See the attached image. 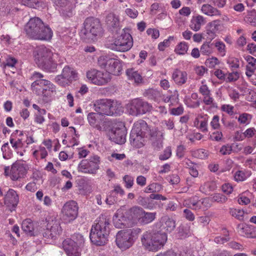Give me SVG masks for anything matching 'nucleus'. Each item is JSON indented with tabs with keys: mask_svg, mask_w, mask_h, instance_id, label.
<instances>
[{
	"mask_svg": "<svg viewBox=\"0 0 256 256\" xmlns=\"http://www.w3.org/2000/svg\"><path fill=\"white\" fill-rule=\"evenodd\" d=\"M141 230L138 228L120 230L116 236V246L122 250L128 249L134 244Z\"/></svg>",
	"mask_w": 256,
	"mask_h": 256,
	"instance_id": "obj_6",
	"label": "nucleus"
},
{
	"mask_svg": "<svg viewBox=\"0 0 256 256\" xmlns=\"http://www.w3.org/2000/svg\"><path fill=\"white\" fill-rule=\"evenodd\" d=\"M190 208H186L183 210V216L188 220L192 222L195 219V216Z\"/></svg>",
	"mask_w": 256,
	"mask_h": 256,
	"instance_id": "obj_55",
	"label": "nucleus"
},
{
	"mask_svg": "<svg viewBox=\"0 0 256 256\" xmlns=\"http://www.w3.org/2000/svg\"><path fill=\"white\" fill-rule=\"evenodd\" d=\"M206 23V18L202 16L197 14L193 16L190 20V26L195 32L198 31L202 26Z\"/></svg>",
	"mask_w": 256,
	"mask_h": 256,
	"instance_id": "obj_24",
	"label": "nucleus"
},
{
	"mask_svg": "<svg viewBox=\"0 0 256 256\" xmlns=\"http://www.w3.org/2000/svg\"><path fill=\"white\" fill-rule=\"evenodd\" d=\"M86 77L94 84L102 86L108 83L112 76L108 72H102L96 69H92L86 72Z\"/></svg>",
	"mask_w": 256,
	"mask_h": 256,
	"instance_id": "obj_11",
	"label": "nucleus"
},
{
	"mask_svg": "<svg viewBox=\"0 0 256 256\" xmlns=\"http://www.w3.org/2000/svg\"><path fill=\"white\" fill-rule=\"evenodd\" d=\"M104 119L102 114L98 112H90L88 114L87 120L90 125L98 130H100V124Z\"/></svg>",
	"mask_w": 256,
	"mask_h": 256,
	"instance_id": "obj_21",
	"label": "nucleus"
},
{
	"mask_svg": "<svg viewBox=\"0 0 256 256\" xmlns=\"http://www.w3.org/2000/svg\"><path fill=\"white\" fill-rule=\"evenodd\" d=\"M34 60L38 66L49 72L56 70L58 64L52 57L58 58V54H53L52 50L42 45L36 48L33 52Z\"/></svg>",
	"mask_w": 256,
	"mask_h": 256,
	"instance_id": "obj_4",
	"label": "nucleus"
},
{
	"mask_svg": "<svg viewBox=\"0 0 256 256\" xmlns=\"http://www.w3.org/2000/svg\"><path fill=\"white\" fill-rule=\"evenodd\" d=\"M222 231L224 235V237H222L220 236L216 237L214 239V241L216 244H223L228 242L230 240L228 232L226 228H223Z\"/></svg>",
	"mask_w": 256,
	"mask_h": 256,
	"instance_id": "obj_47",
	"label": "nucleus"
},
{
	"mask_svg": "<svg viewBox=\"0 0 256 256\" xmlns=\"http://www.w3.org/2000/svg\"><path fill=\"white\" fill-rule=\"evenodd\" d=\"M92 225L90 238L92 242L97 246H103L108 241L110 234V218L108 216L102 214Z\"/></svg>",
	"mask_w": 256,
	"mask_h": 256,
	"instance_id": "obj_2",
	"label": "nucleus"
},
{
	"mask_svg": "<svg viewBox=\"0 0 256 256\" xmlns=\"http://www.w3.org/2000/svg\"><path fill=\"white\" fill-rule=\"evenodd\" d=\"M192 155L193 156L198 158L204 159L208 157V152L206 150L200 148L193 151Z\"/></svg>",
	"mask_w": 256,
	"mask_h": 256,
	"instance_id": "obj_50",
	"label": "nucleus"
},
{
	"mask_svg": "<svg viewBox=\"0 0 256 256\" xmlns=\"http://www.w3.org/2000/svg\"><path fill=\"white\" fill-rule=\"evenodd\" d=\"M48 225L49 226L50 230L51 233H52V236L54 238H56L62 232V230L58 222L52 220Z\"/></svg>",
	"mask_w": 256,
	"mask_h": 256,
	"instance_id": "obj_34",
	"label": "nucleus"
},
{
	"mask_svg": "<svg viewBox=\"0 0 256 256\" xmlns=\"http://www.w3.org/2000/svg\"><path fill=\"white\" fill-rule=\"evenodd\" d=\"M144 212V209L138 206H134L130 208L126 212L127 218L132 220H138L140 221V218Z\"/></svg>",
	"mask_w": 256,
	"mask_h": 256,
	"instance_id": "obj_25",
	"label": "nucleus"
},
{
	"mask_svg": "<svg viewBox=\"0 0 256 256\" xmlns=\"http://www.w3.org/2000/svg\"><path fill=\"white\" fill-rule=\"evenodd\" d=\"M148 125L144 120H140L134 124L132 130L134 131V132L141 134H142V135L148 137L146 134L148 130Z\"/></svg>",
	"mask_w": 256,
	"mask_h": 256,
	"instance_id": "obj_27",
	"label": "nucleus"
},
{
	"mask_svg": "<svg viewBox=\"0 0 256 256\" xmlns=\"http://www.w3.org/2000/svg\"><path fill=\"white\" fill-rule=\"evenodd\" d=\"M246 60L248 63L246 66V68L254 70L256 69V58L250 56H248L246 58Z\"/></svg>",
	"mask_w": 256,
	"mask_h": 256,
	"instance_id": "obj_53",
	"label": "nucleus"
},
{
	"mask_svg": "<svg viewBox=\"0 0 256 256\" xmlns=\"http://www.w3.org/2000/svg\"><path fill=\"white\" fill-rule=\"evenodd\" d=\"M226 62L232 70L240 68L239 60L236 58L230 56L227 59Z\"/></svg>",
	"mask_w": 256,
	"mask_h": 256,
	"instance_id": "obj_46",
	"label": "nucleus"
},
{
	"mask_svg": "<svg viewBox=\"0 0 256 256\" xmlns=\"http://www.w3.org/2000/svg\"><path fill=\"white\" fill-rule=\"evenodd\" d=\"M186 148L184 145H180L177 146L176 154V156L180 158H182L185 154Z\"/></svg>",
	"mask_w": 256,
	"mask_h": 256,
	"instance_id": "obj_64",
	"label": "nucleus"
},
{
	"mask_svg": "<svg viewBox=\"0 0 256 256\" xmlns=\"http://www.w3.org/2000/svg\"><path fill=\"white\" fill-rule=\"evenodd\" d=\"M212 41L204 42L200 47V52L202 54L209 56L213 52L214 42Z\"/></svg>",
	"mask_w": 256,
	"mask_h": 256,
	"instance_id": "obj_35",
	"label": "nucleus"
},
{
	"mask_svg": "<svg viewBox=\"0 0 256 256\" xmlns=\"http://www.w3.org/2000/svg\"><path fill=\"white\" fill-rule=\"evenodd\" d=\"M256 134V129L254 128H250L246 130L242 134H240V136H243V137L245 138H250L254 136Z\"/></svg>",
	"mask_w": 256,
	"mask_h": 256,
	"instance_id": "obj_59",
	"label": "nucleus"
},
{
	"mask_svg": "<svg viewBox=\"0 0 256 256\" xmlns=\"http://www.w3.org/2000/svg\"><path fill=\"white\" fill-rule=\"evenodd\" d=\"M172 156V148L170 146L166 147L163 153L159 156V159L161 160H166L168 159Z\"/></svg>",
	"mask_w": 256,
	"mask_h": 256,
	"instance_id": "obj_54",
	"label": "nucleus"
},
{
	"mask_svg": "<svg viewBox=\"0 0 256 256\" xmlns=\"http://www.w3.org/2000/svg\"><path fill=\"white\" fill-rule=\"evenodd\" d=\"M126 74L130 80L134 82L136 84L143 82L141 74L134 68H128L126 70Z\"/></svg>",
	"mask_w": 256,
	"mask_h": 256,
	"instance_id": "obj_26",
	"label": "nucleus"
},
{
	"mask_svg": "<svg viewBox=\"0 0 256 256\" xmlns=\"http://www.w3.org/2000/svg\"><path fill=\"white\" fill-rule=\"evenodd\" d=\"M86 38L92 40L101 36L102 28L100 20L94 18H87L84 22V29L82 31Z\"/></svg>",
	"mask_w": 256,
	"mask_h": 256,
	"instance_id": "obj_8",
	"label": "nucleus"
},
{
	"mask_svg": "<svg viewBox=\"0 0 256 256\" xmlns=\"http://www.w3.org/2000/svg\"><path fill=\"white\" fill-rule=\"evenodd\" d=\"M230 214L235 218L240 220L244 219V212L243 210L236 208H230Z\"/></svg>",
	"mask_w": 256,
	"mask_h": 256,
	"instance_id": "obj_49",
	"label": "nucleus"
},
{
	"mask_svg": "<svg viewBox=\"0 0 256 256\" xmlns=\"http://www.w3.org/2000/svg\"><path fill=\"white\" fill-rule=\"evenodd\" d=\"M62 247L68 256H80V246L74 240L67 238L64 240Z\"/></svg>",
	"mask_w": 256,
	"mask_h": 256,
	"instance_id": "obj_17",
	"label": "nucleus"
},
{
	"mask_svg": "<svg viewBox=\"0 0 256 256\" xmlns=\"http://www.w3.org/2000/svg\"><path fill=\"white\" fill-rule=\"evenodd\" d=\"M187 76V73L185 71L176 69L172 74V78L176 84L182 86L186 82Z\"/></svg>",
	"mask_w": 256,
	"mask_h": 256,
	"instance_id": "obj_28",
	"label": "nucleus"
},
{
	"mask_svg": "<svg viewBox=\"0 0 256 256\" xmlns=\"http://www.w3.org/2000/svg\"><path fill=\"white\" fill-rule=\"evenodd\" d=\"M212 200L214 202L224 204L227 201L228 198L221 194H214L212 197Z\"/></svg>",
	"mask_w": 256,
	"mask_h": 256,
	"instance_id": "obj_51",
	"label": "nucleus"
},
{
	"mask_svg": "<svg viewBox=\"0 0 256 256\" xmlns=\"http://www.w3.org/2000/svg\"><path fill=\"white\" fill-rule=\"evenodd\" d=\"M201 12L208 16H218L221 15L220 12L216 8L209 4H204L201 8Z\"/></svg>",
	"mask_w": 256,
	"mask_h": 256,
	"instance_id": "obj_30",
	"label": "nucleus"
},
{
	"mask_svg": "<svg viewBox=\"0 0 256 256\" xmlns=\"http://www.w3.org/2000/svg\"><path fill=\"white\" fill-rule=\"evenodd\" d=\"M22 228L28 236H33L34 235V224L30 219H26L22 222Z\"/></svg>",
	"mask_w": 256,
	"mask_h": 256,
	"instance_id": "obj_33",
	"label": "nucleus"
},
{
	"mask_svg": "<svg viewBox=\"0 0 256 256\" xmlns=\"http://www.w3.org/2000/svg\"><path fill=\"white\" fill-rule=\"evenodd\" d=\"M111 100L108 99H100L96 100L94 104V108L96 112L104 115L110 116L111 114L110 106Z\"/></svg>",
	"mask_w": 256,
	"mask_h": 256,
	"instance_id": "obj_20",
	"label": "nucleus"
},
{
	"mask_svg": "<svg viewBox=\"0 0 256 256\" xmlns=\"http://www.w3.org/2000/svg\"><path fill=\"white\" fill-rule=\"evenodd\" d=\"M222 25L221 20H216L208 23L206 27L207 40L212 41L216 36V34L222 30Z\"/></svg>",
	"mask_w": 256,
	"mask_h": 256,
	"instance_id": "obj_18",
	"label": "nucleus"
},
{
	"mask_svg": "<svg viewBox=\"0 0 256 256\" xmlns=\"http://www.w3.org/2000/svg\"><path fill=\"white\" fill-rule=\"evenodd\" d=\"M188 46L186 42H180L175 48V52L178 54H184L188 50Z\"/></svg>",
	"mask_w": 256,
	"mask_h": 256,
	"instance_id": "obj_48",
	"label": "nucleus"
},
{
	"mask_svg": "<svg viewBox=\"0 0 256 256\" xmlns=\"http://www.w3.org/2000/svg\"><path fill=\"white\" fill-rule=\"evenodd\" d=\"M145 96L149 99L158 100L160 96V93L156 90L149 89L145 92Z\"/></svg>",
	"mask_w": 256,
	"mask_h": 256,
	"instance_id": "obj_44",
	"label": "nucleus"
},
{
	"mask_svg": "<svg viewBox=\"0 0 256 256\" xmlns=\"http://www.w3.org/2000/svg\"><path fill=\"white\" fill-rule=\"evenodd\" d=\"M110 106V110L112 112L110 114V116L113 115H120L123 112V108L120 103H118V102L114 100H111Z\"/></svg>",
	"mask_w": 256,
	"mask_h": 256,
	"instance_id": "obj_37",
	"label": "nucleus"
},
{
	"mask_svg": "<svg viewBox=\"0 0 256 256\" xmlns=\"http://www.w3.org/2000/svg\"><path fill=\"white\" fill-rule=\"evenodd\" d=\"M77 74L69 66H65L60 75L57 76L55 78L56 82L62 86H65L72 80H76Z\"/></svg>",
	"mask_w": 256,
	"mask_h": 256,
	"instance_id": "obj_14",
	"label": "nucleus"
},
{
	"mask_svg": "<svg viewBox=\"0 0 256 256\" xmlns=\"http://www.w3.org/2000/svg\"><path fill=\"white\" fill-rule=\"evenodd\" d=\"M61 12L62 14L66 17L70 18L72 16L73 14V6L68 2V5L66 6L61 7Z\"/></svg>",
	"mask_w": 256,
	"mask_h": 256,
	"instance_id": "obj_45",
	"label": "nucleus"
},
{
	"mask_svg": "<svg viewBox=\"0 0 256 256\" xmlns=\"http://www.w3.org/2000/svg\"><path fill=\"white\" fill-rule=\"evenodd\" d=\"M127 216H124L122 210L118 209L113 217V223L116 228H122L126 226Z\"/></svg>",
	"mask_w": 256,
	"mask_h": 256,
	"instance_id": "obj_23",
	"label": "nucleus"
},
{
	"mask_svg": "<svg viewBox=\"0 0 256 256\" xmlns=\"http://www.w3.org/2000/svg\"><path fill=\"white\" fill-rule=\"evenodd\" d=\"M24 30L26 36L34 40L49 41L53 36L50 26L38 17L31 18L25 26Z\"/></svg>",
	"mask_w": 256,
	"mask_h": 256,
	"instance_id": "obj_1",
	"label": "nucleus"
},
{
	"mask_svg": "<svg viewBox=\"0 0 256 256\" xmlns=\"http://www.w3.org/2000/svg\"><path fill=\"white\" fill-rule=\"evenodd\" d=\"M167 240V236L164 232L156 231H148L144 233L141 241L144 248L155 252L164 246Z\"/></svg>",
	"mask_w": 256,
	"mask_h": 256,
	"instance_id": "obj_5",
	"label": "nucleus"
},
{
	"mask_svg": "<svg viewBox=\"0 0 256 256\" xmlns=\"http://www.w3.org/2000/svg\"><path fill=\"white\" fill-rule=\"evenodd\" d=\"M110 193L111 195L119 194L121 196H123L125 194L124 190L119 184L114 185V190H111Z\"/></svg>",
	"mask_w": 256,
	"mask_h": 256,
	"instance_id": "obj_60",
	"label": "nucleus"
},
{
	"mask_svg": "<svg viewBox=\"0 0 256 256\" xmlns=\"http://www.w3.org/2000/svg\"><path fill=\"white\" fill-rule=\"evenodd\" d=\"M146 136L139 133L131 130L130 136V141L131 145L136 148H140L145 144Z\"/></svg>",
	"mask_w": 256,
	"mask_h": 256,
	"instance_id": "obj_22",
	"label": "nucleus"
},
{
	"mask_svg": "<svg viewBox=\"0 0 256 256\" xmlns=\"http://www.w3.org/2000/svg\"><path fill=\"white\" fill-rule=\"evenodd\" d=\"M152 108L150 104L140 98L134 99L127 105L128 113L134 116L145 114L150 111Z\"/></svg>",
	"mask_w": 256,
	"mask_h": 256,
	"instance_id": "obj_10",
	"label": "nucleus"
},
{
	"mask_svg": "<svg viewBox=\"0 0 256 256\" xmlns=\"http://www.w3.org/2000/svg\"><path fill=\"white\" fill-rule=\"evenodd\" d=\"M240 73L238 72H233L229 73L226 78V82H235L238 79Z\"/></svg>",
	"mask_w": 256,
	"mask_h": 256,
	"instance_id": "obj_57",
	"label": "nucleus"
},
{
	"mask_svg": "<svg viewBox=\"0 0 256 256\" xmlns=\"http://www.w3.org/2000/svg\"><path fill=\"white\" fill-rule=\"evenodd\" d=\"M123 180L125 182V186L127 188H131L134 184V178L128 175H126L123 177Z\"/></svg>",
	"mask_w": 256,
	"mask_h": 256,
	"instance_id": "obj_58",
	"label": "nucleus"
},
{
	"mask_svg": "<svg viewBox=\"0 0 256 256\" xmlns=\"http://www.w3.org/2000/svg\"><path fill=\"white\" fill-rule=\"evenodd\" d=\"M98 64L102 68H104L110 75L118 76L122 70V66L118 59L101 56L98 59Z\"/></svg>",
	"mask_w": 256,
	"mask_h": 256,
	"instance_id": "obj_9",
	"label": "nucleus"
},
{
	"mask_svg": "<svg viewBox=\"0 0 256 256\" xmlns=\"http://www.w3.org/2000/svg\"><path fill=\"white\" fill-rule=\"evenodd\" d=\"M100 162V158L97 156H93L89 159L83 160L78 164V171L95 174L99 168Z\"/></svg>",
	"mask_w": 256,
	"mask_h": 256,
	"instance_id": "obj_12",
	"label": "nucleus"
},
{
	"mask_svg": "<svg viewBox=\"0 0 256 256\" xmlns=\"http://www.w3.org/2000/svg\"><path fill=\"white\" fill-rule=\"evenodd\" d=\"M20 2L22 4L34 8L42 7L44 4L42 1L38 0H20Z\"/></svg>",
	"mask_w": 256,
	"mask_h": 256,
	"instance_id": "obj_40",
	"label": "nucleus"
},
{
	"mask_svg": "<svg viewBox=\"0 0 256 256\" xmlns=\"http://www.w3.org/2000/svg\"><path fill=\"white\" fill-rule=\"evenodd\" d=\"M17 62V60L12 57H9L6 59L5 63H4V67L8 66L13 68Z\"/></svg>",
	"mask_w": 256,
	"mask_h": 256,
	"instance_id": "obj_62",
	"label": "nucleus"
},
{
	"mask_svg": "<svg viewBox=\"0 0 256 256\" xmlns=\"http://www.w3.org/2000/svg\"><path fill=\"white\" fill-rule=\"evenodd\" d=\"M216 188L215 182L212 181L206 182L201 186L200 188V190L203 193H207L208 192L213 191Z\"/></svg>",
	"mask_w": 256,
	"mask_h": 256,
	"instance_id": "obj_38",
	"label": "nucleus"
},
{
	"mask_svg": "<svg viewBox=\"0 0 256 256\" xmlns=\"http://www.w3.org/2000/svg\"><path fill=\"white\" fill-rule=\"evenodd\" d=\"M106 22L108 26L114 28L118 26L119 20L116 15L110 14L107 16Z\"/></svg>",
	"mask_w": 256,
	"mask_h": 256,
	"instance_id": "obj_41",
	"label": "nucleus"
},
{
	"mask_svg": "<svg viewBox=\"0 0 256 256\" xmlns=\"http://www.w3.org/2000/svg\"><path fill=\"white\" fill-rule=\"evenodd\" d=\"M162 227L165 231L172 232L176 228L175 221L168 216H164L162 218Z\"/></svg>",
	"mask_w": 256,
	"mask_h": 256,
	"instance_id": "obj_31",
	"label": "nucleus"
},
{
	"mask_svg": "<svg viewBox=\"0 0 256 256\" xmlns=\"http://www.w3.org/2000/svg\"><path fill=\"white\" fill-rule=\"evenodd\" d=\"M133 46L132 36L124 30L120 35L114 38L111 43L107 44V47L114 50L124 52L129 50Z\"/></svg>",
	"mask_w": 256,
	"mask_h": 256,
	"instance_id": "obj_7",
	"label": "nucleus"
},
{
	"mask_svg": "<svg viewBox=\"0 0 256 256\" xmlns=\"http://www.w3.org/2000/svg\"><path fill=\"white\" fill-rule=\"evenodd\" d=\"M26 173L25 164L20 162H16L11 166L10 178L12 180H18L24 178Z\"/></svg>",
	"mask_w": 256,
	"mask_h": 256,
	"instance_id": "obj_15",
	"label": "nucleus"
},
{
	"mask_svg": "<svg viewBox=\"0 0 256 256\" xmlns=\"http://www.w3.org/2000/svg\"><path fill=\"white\" fill-rule=\"evenodd\" d=\"M156 212H146L142 214L139 222L142 224H148L152 222L156 218Z\"/></svg>",
	"mask_w": 256,
	"mask_h": 256,
	"instance_id": "obj_36",
	"label": "nucleus"
},
{
	"mask_svg": "<svg viewBox=\"0 0 256 256\" xmlns=\"http://www.w3.org/2000/svg\"><path fill=\"white\" fill-rule=\"evenodd\" d=\"M251 175L250 171L244 172L242 170H238L234 174V179L237 182H242L246 180Z\"/></svg>",
	"mask_w": 256,
	"mask_h": 256,
	"instance_id": "obj_42",
	"label": "nucleus"
},
{
	"mask_svg": "<svg viewBox=\"0 0 256 256\" xmlns=\"http://www.w3.org/2000/svg\"><path fill=\"white\" fill-rule=\"evenodd\" d=\"M209 200L208 198L198 200L196 197H194L185 200L184 204L187 208L195 210H204L208 206Z\"/></svg>",
	"mask_w": 256,
	"mask_h": 256,
	"instance_id": "obj_16",
	"label": "nucleus"
},
{
	"mask_svg": "<svg viewBox=\"0 0 256 256\" xmlns=\"http://www.w3.org/2000/svg\"><path fill=\"white\" fill-rule=\"evenodd\" d=\"M236 118L238 119L240 124L247 125L250 122L252 116L248 113H242L240 114L238 118Z\"/></svg>",
	"mask_w": 256,
	"mask_h": 256,
	"instance_id": "obj_43",
	"label": "nucleus"
},
{
	"mask_svg": "<svg viewBox=\"0 0 256 256\" xmlns=\"http://www.w3.org/2000/svg\"><path fill=\"white\" fill-rule=\"evenodd\" d=\"M18 202V196L16 192L12 189H10L4 198L5 204H9L14 206L17 205Z\"/></svg>",
	"mask_w": 256,
	"mask_h": 256,
	"instance_id": "obj_29",
	"label": "nucleus"
},
{
	"mask_svg": "<svg viewBox=\"0 0 256 256\" xmlns=\"http://www.w3.org/2000/svg\"><path fill=\"white\" fill-rule=\"evenodd\" d=\"M126 130L124 126L112 130L110 134V140L116 144H122L126 142Z\"/></svg>",
	"mask_w": 256,
	"mask_h": 256,
	"instance_id": "obj_19",
	"label": "nucleus"
},
{
	"mask_svg": "<svg viewBox=\"0 0 256 256\" xmlns=\"http://www.w3.org/2000/svg\"><path fill=\"white\" fill-rule=\"evenodd\" d=\"M164 139V137L162 138H158V140H152V146L154 149L156 150H160L162 148V142Z\"/></svg>",
	"mask_w": 256,
	"mask_h": 256,
	"instance_id": "obj_56",
	"label": "nucleus"
},
{
	"mask_svg": "<svg viewBox=\"0 0 256 256\" xmlns=\"http://www.w3.org/2000/svg\"><path fill=\"white\" fill-rule=\"evenodd\" d=\"M214 44L222 56H225L226 52V45L222 42L216 40Z\"/></svg>",
	"mask_w": 256,
	"mask_h": 256,
	"instance_id": "obj_52",
	"label": "nucleus"
},
{
	"mask_svg": "<svg viewBox=\"0 0 256 256\" xmlns=\"http://www.w3.org/2000/svg\"><path fill=\"white\" fill-rule=\"evenodd\" d=\"M44 75L38 72H34L30 77L33 80L31 84L32 91L38 96H42L44 100L48 102L50 97L56 93V86L50 81L43 79Z\"/></svg>",
	"mask_w": 256,
	"mask_h": 256,
	"instance_id": "obj_3",
	"label": "nucleus"
},
{
	"mask_svg": "<svg viewBox=\"0 0 256 256\" xmlns=\"http://www.w3.org/2000/svg\"><path fill=\"white\" fill-rule=\"evenodd\" d=\"M222 192L226 194H230L233 191V187L232 185L228 183L224 184L222 187Z\"/></svg>",
	"mask_w": 256,
	"mask_h": 256,
	"instance_id": "obj_63",
	"label": "nucleus"
},
{
	"mask_svg": "<svg viewBox=\"0 0 256 256\" xmlns=\"http://www.w3.org/2000/svg\"><path fill=\"white\" fill-rule=\"evenodd\" d=\"M162 186L160 184L153 182L148 185L144 189V192L146 193H156L160 192L162 190Z\"/></svg>",
	"mask_w": 256,
	"mask_h": 256,
	"instance_id": "obj_39",
	"label": "nucleus"
},
{
	"mask_svg": "<svg viewBox=\"0 0 256 256\" xmlns=\"http://www.w3.org/2000/svg\"><path fill=\"white\" fill-rule=\"evenodd\" d=\"M78 206L74 200L66 202L63 206L62 212L64 218L67 222H70L76 218L78 214Z\"/></svg>",
	"mask_w": 256,
	"mask_h": 256,
	"instance_id": "obj_13",
	"label": "nucleus"
},
{
	"mask_svg": "<svg viewBox=\"0 0 256 256\" xmlns=\"http://www.w3.org/2000/svg\"><path fill=\"white\" fill-rule=\"evenodd\" d=\"M232 151V148L230 144L224 145L220 149V152L222 155L230 154Z\"/></svg>",
	"mask_w": 256,
	"mask_h": 256,
	"instance_id": "obj_61",
	"label": "nucleus"
},
{
	"mask_svg": "<svg viewBox=\"0 0 256 256\" xmlns=\"http://www.w3.org/2000/svg\"><path fill=\"white\" fill-rule=\"evenodd\" d=\"M164 132L158 130V128H148L146 135L151 140H158L164 137Z\"/></svg>",
	"mask_w": 256,
	"mask_h": 256,
	"instance_id": "obj_32",
	"label": "nucleus"
}]
</instances>
